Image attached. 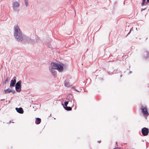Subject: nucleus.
<instances>
[{
	"label": "nucleus",
	"instance_id": "f257e3e1",
	"mask_svg": "<svg viewBox=\"0 0 149 149\" xmlns=\"http://www.w3.org/2000/svg\"><path fill=\"white\" fill-rule=\"evenodd\" d=\"M14 36L17 41L21 42L23 40L22 33L17 24L15 25L13 28Z\"/></svg>",
	"mask_w": 149,
	"mask_h": 149
},
{
	"label": "nucleus",
	"instance_id": "f03ea898",
	"mask_svg": "<svg viewBox=\"0 0 149 149\" xmlns=\"http://www.w3.org/2000/svg\"><path fill=\"white\" fill-rule=\"evenodd\" d=\"M51 67L52 69H57L59 72H62L63 70V67L65 64L63 63H59L55 62H52L51 63Z\"/></svg>",
	"mask_w": 149,
	"mask_h": 149
},
{
	"label": "nucleus",
	"instance_id": "7ed1b4c3",
	"mask_svg": "<svg viewBox=\"0 0 149 149\" xmlns=\"http://www.w3.org/2000/svg\"><path fill=\"white\" fill-rule=\"evenodd\" d=\"M141 109L143 116L146 118L149 115V113L148 111L147 107H144L143 106H141Z\"/></svg>",
	"mask_w": 149,
	"mask_h": 149
},
{
	"label": "nucleus",
	"instance_id": "20e7f679",
	"mask_svg": "<svg viewBox=\"0 0 149 149\" xmlns=\"http://www.w3.org/2000/svg\"><path fill=\"white\" fill-rule=\"evenodd\" d=\"M22 81L19 80L18 81L15 85V88L16 91L18 92H19L21 90Z\"/></svg>",
	"mask_w": 149,
	"mask_h": 149
},
{
	"label": "nucleus",
	"instance_id": "39448f33",
	"mask_svg": "<svg viewBox=\"0 0 149 149\" xmlns=\"http://www.w3.org/2000/svg\"><path fill=\"white\" fill-rule=\"evenodd\" d=\"M141 133L144 136H147L149 133V129L146 127H144L141 129Z\"/></svg>",
	"mask_w": 149,
	"mask_h": 149
},
{
	"label": "nucleus",
	"instance_id": "423d86ee",
	"mask_svg": "<svg viewBox=\"0 0 149 149\" xmlns=\"http://www.w3.org/2000/svg\"><path fill=\"white\" fill-rule=\"evenodd\" d=\"M22 39L23 41L24 42L29 43L30 41V40L31 38L26 36H24L22 37Z\"/></svg>",
	"mask_w": 149,
	"mask_h": 149
},
{
	"label": "nucleus",
	"instance_id": "0eeeda50",
	"mask_svg": "<svg viewBox=\"0 0 149 149\" xmlns=\"http://www.w3.org/2000/svg\"><path fill=\"white\" fill-rule=\"evenodd\" d=\"M143 57L144 59H146L149 58V52L146 51L143 53Z\"/></svg>",
	"mask_w": 149,
	"mask_h": 149
},
{
	"label": "nucleus",
	"instance_id": "6e6552de",
	"mask_svg": "<svg viewBox=\"0 0 149 149\" xmlns=\"http://www.w3.org/2000/svg\"><path fill=\"white\" fill-rule=\"evenodd\" d=\"M16 77H14L13 79L11 80L10 84V86H14L16 83V81L15 79Z\"/></svg>",
	"mask_w": 149,
	"mask_h": 149
},
{
	"label": "nucleus",
	"instance_id": "1a4fd4ad",
	"mask_svg": "<svg viewBox=\"0 0 149 149\" xmlns=\"http://www.w3.org/2000/svg\"><path fill=\"white\" fill-rule=\"evenodd\" d=\"M15 109L16 111L19 113L22 114L24 113V110L22 108L19 107V108H16Z\"/></svg>",
	"mask_w": 149,
	"mask_h": 149
},
{
	"label": "nucleus",
	"instance_id": "9d476101",
	"mask_svg": "<svg viewBox=\"0 0 149 149\" xmlns=\"http://www.w3.org/2000/svg\"><path fill=\"white\" fill-rule=\"evenodd\" d=\"M49 69L50 70V71L51 72V73L52 75H53L54 77L55 76V75L56 74V71L54 70V69H52V68H50L49 67Z\"/></svg>",
	"mask_w": 149,
	"mask_h": 149
},
{
	"label": "nucleus",
	"instance_id": "9b49d317",
	"mask_svg": "<svg viewBox=\"0 0 149 149\" xmlns=\"http://www.w3.org/2000/svg\"><path fill=\"white\" fill-rule=\"evenodd\" d=\"M4 92L5 94L8 93H10L11 92L13 91V90L11 89H10L9 88H8L6 90H4Z\"/></svg>",
	"mask_w": 149,
	"mask_h": 149
},
{
	"label": "nucleus",
	"instance_id": "f8f14e48",
	"mask_svg": "<svg viewBox=\"0 0 149 149\" xmlns=\"http://www.w3.org/2000/svg\"><path fill=\"white\" fill-rule=\"evenodd\" d=\"M13 8L14 9L15 8H17L19 6V4L17 2H15L13 3Z\"/></svg>",
	"mask_w": 149,
	"mask_h": 149
},
{
	"label": "nucleus",
	"instance_id": "ddd939ff",
	"mask_svg": "<svg viewBox=\"0 0 149 149\" xmlns=\"http://www.w3.org/2000/svg\"><path fill=\"white\" fill-rule=\"evenodd\" d=\"M41 122V119L40 118H36V120L35 121V123L36 124H39Z\"/></svg>",
	"mask_w": 149,
	"mask_h": 149
},
{
	"label": "nucleus",
	"instance_id": "4468645a",
	"mask_svg": "<svg viewBox=\"0 0 149 149\" xmlns=\"http://www.w3.org/2000/svg\"><path fill=\"white\" fill-rule=\"evenodd\" d=\"M64 85L65 86L68 87L70 86V84L68 80H66L64 82Z\"/></svg>",
	"mask_w": 149,
	"mask_h": 149
},
{
	"label": "nucleus",
	"instance_id": "2eb2a0df",
	"mask_svg": "<svg viewBox=\"0 0 149 149\" xmlns=\"http://www.w3.org/2000/svg\"><path fill=\"white\" fill-rule=\"evenodd\" d=\"M63 107L67 111H71L72 109V108L70 107H68L67 106L66 107H64L63 105Z\"/></svg>",
	"mask_w": 149,
	"mask_h": 149
},
{
	"label": "nucleus",
	"instance_id": "dca6fc26",
	"mask_svg": "<svg viewBox=\"0 0 149 149\" xmlns=\"http://www.w3.org/2000/svg\"><path fill=\"white\" fill-rule=\"evenodd\" d=\"M36 42V40H35L31 39L30 40V41L29 43L32 44L35 43Z\"/></svg>",
	"mask_w": 149,
	"mask_h": 149
},
{
	"label": "nucleus",
	"instance_id": "f3484780",
	"mask_svg": "<svg viewBox=\"0 0 149 149\" xmlns=\"http://www.w3.org/2000/svg\"><path fill=\"white\" fill-rule=\"evenodd\" d=\"M6 80L4 82L5 84L7 83L8 82V80H9V78L8 77H6Z\"/></svg>",
	"mask_w": 149,
	"mask_h": 149
},
{
	"label": "nucleus",
	"instance_id": "a211bd4d",
	"mask_svg": "<svg viewBox=\"0 0 149 149\" xmlns=\"http://www.w3.org/2000/svg\"><path fill=\"white\" fill-rule=\"evenodd\" d=\"M146 0H143L142 2V6H143L144 5H145V3H147L146 2Z\"/></svg>",
	"mask_w": 149,
	"mask_h": 149
},
{
	"label": "nucleus",
	"instance_id": "6ab92c4d",
	"mask_svg": "<svg viewBox=\"0 0 149 149\" xmlns=\"http://www.w3.org/2000/svg\"><path fill=\"white\" fill-rule=\"evenodd\" d=\"M75 102V100L73 98H72L71 99V102L72 103H74Z\"/></svg>",
	"mask_w": 149,
	"mask_h": 149
},
{
	"label": "nucleus",
	"instance_id": "aec40b11",
	"mask_svg": "<svg viewBox=\"0 0 149 149\" xmlns=\"http://www.w3.org/2000/svg\"><path fill=\"white\" fill-rule=\"evenodd\" d=\"M68 101H65L64 102V105L65 106L64 107H66L67 106V105L68 104Z\"/></svg>",
	"mask_w": 149,
	"mask_h": 149
},
{
	"label": "nucleus",
	"instance_id": "412c9836",
	"mask_svg": "<svg viewBox=\"0 0 149 149\" xmlns=\"http://www.w3.org/2000/svg\"><path fill=\"white\" fill-rule=\"evenodd\" d=\"M25 5H26V7L28 6H29V3H28V1H25Z\"/></svg>",
	"mask_w": 149,
	"mask_h": 149
},
{
	"label": "nucleus",
	"instance_id": "4be33fe9",
	"mask_svg": "<svg viewBox=\"0 0 149 149\" xmlns=\"http://www.w3.org/2000/svg\"><path fill=\"white\" fill-rule=\"evenodd\" d=\"M132 28H131L130 29V31H129V32L128 33L127 36L132 31H133V30L132 29Z\"/></svg>",
	"mask_w": 149,
	"mask_h": 149
},
{
	"label": "nucleus",
	"instance_id": "5701e85b",
	"mask_svg": "<svg viewBox=\"0 0 149 149\" xmlns=\"http://www.w3.org/2000/svg\"><path fill=\"white\" fill-rule=\"evenodd\" d=\"M48 47L49 48H51L52 47V45L51 44L49 43L48 45Z\"/></svg>",
	"mask_w": 149,
	"mask_h": 149
},
{
	"label": "nucleus",
	"instance_id": "b1692460",
	"mask_svg": "<svg viewBox=\"0 0 149 149\" xmlns=\"http://www.w3.org/2000/svg\"><path fill=\"white\" fill-rule=\"evenodd\" d=\"M39 38L38 37H37L36 38V40L38 41V40H39Z\"/></svg>",
	"mask_w": 149,
	"mask_h": 149
},
{
	"label": "nucleus",
	"instance_id": "393cba45",
	"mask_svg": "<svg viewBox=\"0 0 149 149\" xmlns=\"http://www.w3.org/2000/svg\"><path fill=\"white\" fill-rule=\"evenodd\" d=\"M145 10V8H144V9H143V8H142L141 9V11H142L144 10Z\"/></svg>",
	"mask_w": 149,
	"mask_h": 149
},
{
	"label": "nucleus",
	"instance_id": "a878e982",
	"mask_svg": "<svg viewBox=\"0 0 149 149\" xmlns=\"http://www.w3.org/2000/svg\"><path fill=\"white\" fill-rule=\"evenodd\" d=\"M67 99L69 101V102H70H70H71V99L70 98L69 99H68V98H67Z\"/></svg>",
	"mask_w": 149,
	"mask_h": 149
},
{
	"label": "nucleus",
	"instance_id": "bb28decb",
	"mask_svg": "<svg viewBox=\"0 0 149 149\" xmlns=\"http://www.w3.org/2000/svg\"><path fill=\"white\" fill-rule=\"evenodd\" d=\"M73 89H74V90H75V91H77V92H79V91H77V89H75V88H74V87H73Z\"/></svg>",
	"mask_w": 149,
	"mask_h": 149
},
{
	"label": "nucleus",
	"instance_id": "cd10ccee",
	"mask_svg": "<svg viewBox=\"0 0 149 149\" xmlns=\"http://www.w3.org/2000/svg\"><path fill=\"white\" fill-rule=\"evenodd\" d=\"M101 141L100 140L97 141V142H99V143H101Z\"/></svg>",
	"mask_w": 149,
	"mask_h": 149
},
{
	"label": "nucleus",
	"instance_id": "c85d7f7f",
	"mask_svg": "<svg viewBox=\"0 0 149 149\" xmlns=\"http://www.w3.org/2000/svg\"><path fill=\"white\" fill-rule=\"evenodd\" d=\"M12 92L13 93H14L15 92V91H14V90H13V91Z\"/></svg>",
	"mask_w": 149,
	"mask_h": 149
},
{
	"label": "nucleus",
	"instance_id": "c756f323",
	"mask_svg": "<svg viewBox=\"0 0 149 149\" xmlns=\"http://www.w3.org/2000/svg\"><path fill=\"white\" fill-rule=\"evenodd\" d=\"M132 72V71H130L129 72V74L131 73Z\"/></svg>",
	"mask_w": 149,
	"mask_h": 149
},
{
	"label": "nucleus",
	"instance_id": "7c9ffc66",
	"mask_svg": "<svg viewBox=\"0 0 149 149\" xmlns=\"http://www.w3.org/2000/svg\"><path fill=\"white\" fill-rule=\"evenodd\" d=\"M148 2H149V0H147L146 3H148Z\"/></svg>",
	"mask_w": 149,
	"mask_h": 149
},
{
	"label": "nucleus",
	"instance_id": "2f4dec72",
	"mask_svg": "<svg viewBox=\"0 0 149 149\" xmlns=\"http://www.w3.org/2000/svg\"><path fill=\"white\" fill-rule=\"evenodd\" d=\"M10 123H11V121H10L8 123H7L10 124Z\"/></svg>",
	"mask_w": 149,
	"mask_h": 149
},
{
	"label": "nucleus",
	"instance_id": "473e14b6",
	"mask_svg": "<svg viewBox=\"0 0 149 149\" xmlns=\"http://www.w3.org/2000/svg\"><path fill=\"white\" fill-rule=\"evenodd\" d=\"M4 100V99H1V101H3V100Z\"/></svg>",
	"mask_w": 149,
	"mask_h": 149
},
{
	"label": "nucleus",
	"instance_id": "72a5a7b5",
	"mask_svg": "<svg viewBox=\"0 0 149 149\" xmlns=\"http://www.w3.org/2000/svg\"><path fill=\"white\" fill-rule=\"evenodd\" d=\"M118 149V148H113V149Z\"/></svg>",
	"mask_w": 149,
	"mask_h": 149
},
{
	"label": "nucleus",
	"instance_id": "f704fd0d",
	"mask_svg": "<svg viewBox=\"0 0 149 149\" xmlns=\"http://www.w3.org/2000/svg\"><path fill=\"white\" fill-rule=\"evenodd\" d=\"M27 1V0H24V1Z\"/></svg>",
	"mask_w": 149,
	"mask_h": 149
},
{
	"label": "nucleus",
	"instance_id": "c9c22d12",
	"mask_svg": "<svg viewBox=\"0 0 149 149\" xmlns=\"http://www.w3.org/2000/svg\"><path fill=\"white\" fill-rule=\"evenodd\" d=\"M147 39H148V38H147L146 39V40Z\"/></svg>",
	"mask_w": 149,
	"mask_h": 149
},
{
	"label": "nucleus",
	"instance_id": "e433bc0d",
	"mask_svg": "<svg viewBox=\"0 0 149 149\" xmlns=\"http://www.w3.org/2000/svg\"><path fill=\"white\" fill-rule=\"evenodd\" d=\"M122 77V75H120V77Z\"/></svg>",
	"mask_w": 149,
	"mask_h": 149
}]
</instances>
